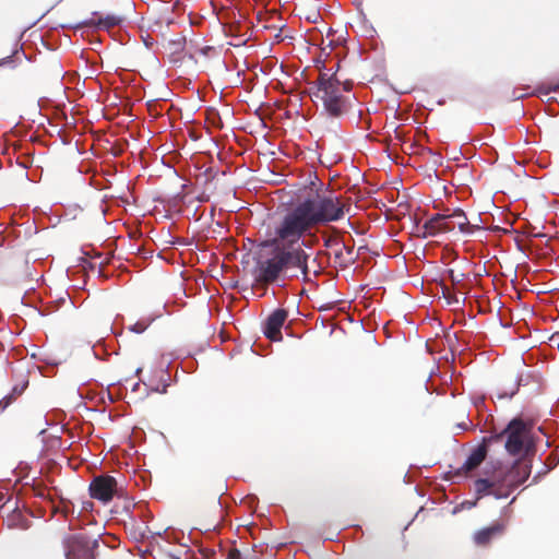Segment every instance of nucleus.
<instances>
[{"label": "nucleus", "mask_w": 559, "mask_h": 559, "mask_svg": "<svg viewBox=\"0 0 559 559\" xmlns=\"http://www.w3.org/2000/svg\"><path fill=\"white\" fill-rule=\"evenodd\" d=\"M350 210V203L341 195L317 194L307 197L286 210L275 222V240L297 245L312 229L329 227L340 222Z\"/></svg>", "instance_id": "1"}, {"label": "nucleus", "mask_w": 559, "mask_h": 559, "mask_svg": "<svg viewBox=\"0 0 559 559\" xmlns=\"http://www.w3.org/2000/svg\"><path fill=\"white\" fill-rule=\"evenodd\" d=\"M273 237L267 240L265 246L278 247L273 254L264 260L257 261V280L266 283H276L281 275L289 270H298L304 278L310 273V254L301 248H294L295 245L282 243L275 240V225L273 226Z\"/></svg>", "instance_id": "2"}, {"label": "nucleus", "mask_w": 559, "mask_h": 559, "mask_svg": "<svg viewBox=\"0 0 559 559\" xmlns=\"http://www.w3.org/2000/svg\"><path fill=\"white\" fill-rule=\"evenodd\" d=\"M342 83L336 74H320L311 95L322 102L324 112L331 118H340L350 107L352 100L342 93Z\"/></svg>", "instance_id": "3"}, {"label": "nucleus", "mask_w": 559, "mask_h": 559, "mask_svg": "<svg viewBox=\"0 0 559 559\" xmlns=\"http://www.w3.org/2000/svg\"><path fill=\"white\" fill-rule=\"evenodd\" d=\"M504 449L510 455L526 454L533 450L531 425L521 417L512 418L503 428Z\"/></svg>", "instance_id": "4"}, {"label": "nucleus", "mask_w": 559, "mask_h": 559, "mask_svg": "<svg viewBox=\"0 0 559 559\" xmlns=\"http://www.w3.org/2000/svg\"><path fill=\"white\" fill-rule=\"evenodd\" d=\"M66 559H96L99 542L84 534L66 537L62 542Z\"/></svg>", "instance_id": "5"}, {"label": "nucleus", "mask_w": 559, "mask_h": 559, "mask_svg": "<svg viewBox=\"0 0 559 559\" xmlns=\"http://www.w3.org/2000/svg\"><path fill=\"white\" fill-rule=\"evenodd\" d=\"M88 490L92 498L104 503L111 501L114 496L120 491L116 478L104 474L97 475L92 479Z\"/></svg>", "instance_id": "6"}, {"label": "nucleus", "mask_w": 559, "mask_h": 559, "mask_svg": "<svg viewBox=\"0 0 559 559\" xmlns=\"http://www.w3.org/2000/svg\"><path fill=\"white\" fill-rule=\"evenodd\" d=\"M531 472L532 464L530 463L523 465L513 464L507 472L497 475V483L500 487H506L513 491L530 477Z\"/></svg>", "instance_id": "7"}, {"label": "nucleus", "mask_w": 559, "mask_h": 559, "mask_svg": "<svg viewBox=\"0 0 559 559\" xmlns=\"http://www.w3.org/2000/svg\"><path fill=\"white\" fill-rule=\"evenodd\" d=\"M288 317V310L277 308L273 310L263 322V334L272 342H281L283 340L282 328Z\"/></svg>", "instance_id": "8"}, {"label": "nucleus", "mask_w": 559, "mask_h": 559, "mask_svg": "<svg viewBox=\"0 0 559 559\" xmlns=\"http://www.w3.org/2000/svg\"><path fill=\"white\" fill-rule=\"evenodd\" d=\"M123 19L121 16L115 15V14H107L105 17H99L96 22L93 20H84L76 24H59L57 26L60 28H72V29H80L84 26H94L96 28H103V29H110L116 26H119L122 23ZM56 29V27H53Z\"/></svg>", "instance_id": "9"}, {"label": "nucleus", "mask_w": 559, "mask_h": 559, "mask_svg": "<svg viewBox=\"0 0 559 559\" xmlns=\"http://www.w3.org/2000/svg\"><path fill=\"white\" fill-rule=\"evenodd\" d=\"M448 218H463L464 219L463 222L457 223V228H459L460 233H462L464 235L471 236L476 230L480 229L479 225L471 224L468 222L465 212L460 207L454 209L450 215L437 213L430 217V219L433 221L437 225H439L441 221H444Z\"/></svg>", "instance_id": "10"}, {"label": "nucleus", "mask_w": 559, "mask_h": 559, "mask_svg": "<svg viewBox=\"0 0 559 559\" xmlns=\"http://www.w3.org/2000/svg\"><path fill=\"white\" fill-rule=\"evenodd\" d=\"M534 379H535V374L532 371H522L516 376L512 386H510L508 389H501L497 392V397L499 400L512 399L515 395V393L518 392V390L520 389V386L528 385L531 383V381H533Z\"/></svg>", "instance_id": "11"}, {"label": "nucleus", "mask_w": 559, "mask_h": 559, "mask_svg": "<svg viewBox=\"0 0 559 559\" xmlns=\"http://www.w3.org/2000/svg\"><path fill=\"white\" fill-rule=\"evenodd\" d=\"M531 87L528 85H524L522 87H515L512 90L510 99L511 100H519L527 97L528 95H548L550 93H555L559 91V82L554 85H539L537 88L533 92H530Z\"/></svg>", "instance_id": "12"}, {"label": "nucleus", "mask_w": 559, "mask_h": 559, "mask_svg": "<svg viewBox=\"0 0 559 559\" xmlns=\"http://www.w3.org/2000/svg\"><path fill=\"white\" fill-rule=\"evenodd\" d=\"M8 528L14 530H28L31 527V521L24 515L19 508V501L15 499L14 506L5 519Z\"/></svg>", "instance_id": "13"}, {"label": "nucleus", "mask_w": 559, "mask_h": 559, "mask_svg": "<svg viewBox=\"0 0 559 559\" xmlns=\"http://www.w3.org/2000/svg\"><path fill=\"white\" fill-rule=\"evenodd\" d=\"M487 454L488 451L486 445L479 443L471 451L461 468L465 469L466 472L476 469L484 462Z\"/></svg>", "instance_id": "14"}, {"label": "nucleus", "mask_w": 559, "mask_h": 559, "mask_svg": "<svg viewBox=\"0 0 559 559\" xmlns=\"http://www.w3.org/2000/svg\"><path fill=\"white\" fill-rule=\"evenodd\" d=\"M503 528L504 526L502 523H493L487 527H484L474 534V543L477 546H485L490 543L495 536L499 535Z\"/></svg>", "instance_id": "15"}, {"label": "nucleus", "mask_w": 559, "mask_h": 559, "mask_svg": "<svg viewBox=\"0 0 559 559\" xmlns=\"http://www.w3.org/2000/svg\"><path fill=\"white\" fill-rule=\"evenodd\" d=\"M495 486H499L497 483V475L493 478H477L475 480L477 499L491 495Z\"/></svg>", "instance_id": "16"}, {"label": "nucleus", "mask_w": 559, "mask_h": 559, "mask_svg": "<svg viewBox=\"0 0 559 559\" xmlns=\"http://www.w3.org/2000/svg\"><path fill=\"white\" fill-rule=\"evenodd\" d=\"M320 234L325 249H331L342 242L338 238V229L334 226L326 227L324 230L320 231Z\"/></svg>", "instance_id": "17"}, {"label": "nucleus", "mask_w": 559, "mask_h": 559, "mask_svg": "<svg viewBox=\"0 0 559 559\" xmlns=\"http://www.w3.org/2000/svg\"><path fill=\"white\" fill-rule=\"evenodd\" d=\"M67 298L70 299L68 292L64 293V296H60L57 299H55L51 302H47L45 306H43L40 309H38V313L41 317H45L51 312L57 311L60 307L64 305L67 301Z\"/></svg>", "instance_id": "18"}, {"label": "nucleus", "mask_w": 559, "mask_h": 559, "mask_svg": "<svg viewBox=\"0 0 559 559\" xmlns=\"http://www.w3.org/2000/svg\"><path fill=\"white\" fill-rule=\"evenodd\" d=\"M420 230H421V234H420L421 238L435 237L440 234V228L430 218H428L423 224V226L420 227Z\"/></svg>", "instance_id": "19"}, {"label": "nucleus", "mask_w": 559, "mask_h": 559, "mask_svg": "<svg viewBox=\"0 0 559 559\" xmlns=\"http://www.w3.org/2000/svg\"><path fill=\"white\" fill-rule=\"evenodd\" d=\"M504 438H506V432H503V429H502L500 432H493L487 437H484L480 444H485L487 448V451H488L490 444L501 442Z\"/></svg>", "instance_id": "20"}, {"label": "nucleus", "mask_w": 559, "mask_h": 559, "mask_svg": "<svg viewBox=\"0 0 559 559\" xmlns=\"http://www.w3.org/2000/svg\"><path fill=\"white\" fill-rule=\"evenodd\" d=\"M559 463V455L556 456L554 463H551L550 465L548 464H545L544 465V468L540 469L539 472H537L534 477H533V480L532 483L533 484H537L540 481V479L547 474L549 473L557 464Z\"/></svg>", "instance_id": "21"}, {"label": "nucleus", "mask_w": 559, "mask_h": 559, "mask_svg": "<svg viewBox=\"0 0 559 559\" xmlns=\"http://www.w3.org/2000/svg\"><path fill=\"white\" fill-rule=\"evenodd\" d=\"M16 163L21 168L27 169L33 163V155L29 152L23 153L17 156Z\"/></svg>", "instance_id": "22"}, {"label": "nucleus", "mask_w": 559, "mask_h": 559, "mask_svg": "<svg viewBox=\"0 0 559 559\" xmlns=\"http://www.w3.org/2000/svg\"><path fill=\"white\" fill-rule=\"evenodd\" d=\"M464 273H455V271L452 269L445 270V278L454 285L461 284V282L464 280Z\"/></svg>", "instance_id": "23"}, {"label": "nucleus", "mask_w": 559, "mask_h": 559, "mask_svg": "<svg viewBox=\"0 0 559 559\" xmlns=\"http://www.w3.org/2000/svg\"><path fill=\"white\" fill-rule=\"evenodd\" d=\"M511 492L512 491L510 489H507L506 487L495 486L491 495L499 500L508 498Z\"/></svg>", "instance_id": "24"}, {"label": "nucleus", "mask_w": 559, "mask_h": 559, "mask_svg": "<svg viewBox=\"0 0 559 559\" xmlns=\"http://www.w3.org/2000/svg\"><path fill=\"white\" fill-rule=\"evenodd\" d=\"M316 241H318V238L316 236H313L310 239H306V236H305V237H302L301 240H299V242L297 245L294 246V248H301L306 251V249H311L313 247V245L316 243Z\"/></svg>", "instance_id": "25"}, {"label": "nucleus", "mask_w": 559, "mask_h": 559, "mask_svg": "<svg viewBox=\"0 0 559 559\" xmlns=\"http://www.w3.org/2000/svg\"><path fill=\"white\" fill-rule=\"evenodd\" d=\"M39 360L47 364V369L43 368V367H38V370H39L40 374H43L44 377L51 376L53 373L55 368L58 366V364L57 362H49V361H47L44 358H40Z\"/></svg>", "instance_id": "26"}, {"label": "nucleus", "mask_w": 559, "mask_h": 559, "mask_svg": "<svg viewBox=\"0 0 559 559\" xmlns=\"http://www.w3.org/2000/svg\"><path fill=\"white\" fill-rule=\"evenodd\" d=\"M93 352L94 356L97 359H106V357L108 356L106 348L103 346L100 342H98L97 345L93 346Z\"/></svg>", "instance_id": "27"}, {"label": "nucleus", "mask_w": 559, "mask_h": 559, "mask_svg": "<svg viewBox=\"0 0 559 559\" xmlns=\"http://www.w3.org/2000/svg\"><path fill=\"white\" fill-rule=\"evenodd\" d=\"M477 498L475 500H464L459 507H455L453 513L455 514L460 509L471 510L477 504Z\"/></svg>", "instance_id": "28"}, {"label": "nucleus", "mask_w": 559, "mask_h": 559, "mask_svg": "<svg viewBox=\"0 0 559 559\" xmlns=\"http://www.w3.org/2000/svg\"><path fill=\"white\" fill-rule=\"evenodd\" d=\"M148 326V323L136 322L129 326V331L135 334L143 333Z\"/></svg>", "instance_id": "29"}, {"label": "nucleus", "mask_w": 559, "mask_h": 559, "mask_svg": "<svg viewBox=\"0 0 559 559\" xmlns=\"http://www.w3.org/2000/svg\"><path fill=\"white\" fill-rule=\"evenodd\" d=\"M169 45L174 47V50L176 52L180 51V50H183L185 45H186V38L185 37H180V38L171 39L169 41Z\"/></svg>", "instance_id": "30"}, {"label": "nucleus", "mask_w": 559, "mask_h": 559, "mask_svg": "<svg viewBox=\"0 0 559 559\" xmlns=\"http://www.w3.org/2000/svg\"><path fill=\"white\" fill-rule=\"evenodd\" d=\"M14 401V395L7 394L0 400V412H4L9 405Z\"/></svg>", "instance_id": "31"}, {"label": "nucleus", "mask_w": 559, "mask_h": 559, "mask_svg": "<svg viewBox=\"0 0 559 559\" xmlns=\"http://www.w3.org/2000/svg\"><path fill=\"white\" fill-rule=\"evenodd\" d=\"M27 385H28L27 380L24 381L22 385H14L12 388L11 393H9V395H14V399H15L16 396L21 395L24 392V390L26 389Z\"/></svg>", "instance_id": "32"}, {"label": "nucleus", "mask_w": 559, "mask_h": 559, "mask_svg": "<svg viewBox=\"0 0 559 559\" xmlns=\"http://www.w3.org/2000/svg\"><path fill=\"white\" fill-rule=\"evenodd\" d=\"M14 499L9 493H0V509L7 507L9 503L14 504Z\"/></svg>", "instance_id": "33"}, {"label": "nucleus", "mask_w": 559, "mask_h": 559, "mask_svg": "<svg viewBox=\"0 0 559 559\" xmlns=\"http://www.w3.org/2000/svg\"><path fill=\"white\" fill-rule=\"evenodd\" d=\"M241 552L239 549L237 548H231V549H228L226 550V555H225V558L223 559H241Z\"/></svg>", "instance_id": "34"}, {"label": "nucleus", "mask_w": 559, "mask_h": 559, "mask_svg": "<svg viewBox=\"0 0 559 559\" xmlns=\"http://www.w3.org/2000/svg\"><path fill=\"white\" fill-rule=\"evenodd\" d=\"M438 227L440 228V233L451 231L454 228L453 224L448 222V219L441 221Z\"/></svg>", "instance_id": "35"}, {"label": "nucleus", "mask_w": 559, "mask_h": 559, "mask_svg": "<svg viewBox=\"0 0 559 559\" xmlns=\"http://www.w3.org/2000/svg\"><path fill=\"white\" fill-rule=\"evenodd\" d=\"M2 66H11L12 68H14V53L0 59V67Z\"/></svg>", "instance_id": "36"}, {"label": "nucleus", "mask_w": 559, "mask_h": 559, "mask_svg": "<svg viewBox=\"0 0 559 559\" xmlns=\"http://www.w3.org/2000/svg\"><path fill=\"white\" fill-rule=\"evenodd\" d=\"M197 367V361L193 359H190L186 365H182V369L187 372H193Z\"/></svg>", "instance_id": "37"}, {"label": "nucleus", "mask_w": 559, "mask_h": 559, "mask_svg": "<svg viewBox=\"0 0 559 559\" xmlns=\"http://www.w3.org/2000/svg\"><path fill=\"white\" fill-rule=\"evenodd\" d=\"M168 385H169L168 382L166 380H164L163 385H157V386L153 388L152 391L160 393V394H165L167 392Z\"/></svg>", "instance_id": "38"}, {"label": "nucleus", "mask_w": 559, "mask_h": 559, "mask_svg": "<svg viewBox=\"0 0 559 559\" xmlns=\"http://www.w3.org/2000/svg\"><path fill=\"white\" fill-rule=\"evenodd\" d=\"M56 133L63 144H69L71 142V139L62 133V129H57Z\"/></svg>", "instance_id": "39"}, {"label": "nucleus", "mask_w": 559, "mask_h": 559, "mask_svg": "<svg viewBox=\"0 0 559 559\" xmlns=\"http://www.w3.org/2000/svg\"><path fill=\"white\" fill-rule=\"evenodd\" d=\"M342 249L346 251V253L352 254L354 251V243H348L345 241H342Z\"/></svg>", "instance_id": "40"}, {"label": "nucleus", "mask_w": 559, "mask_h": 559, "mask_svg": "<svg viewBox=\"0 0 559 559\" xmlns=\"http://www.w3.org/2000/svg\"><path fill=\"white\" fill-rule=\"evenodd\" d=\"M468 425H472V421H468V423H465V421L460 423V424H457V425H456V427H457L459 429H461V430H466V429H467V427H468Z\"/></svg>", "instance_id": "41"}, {"label": "nucleus", "mask_w": 559, "mask_h": 559, "mask_svg": "<svg viewBox=\"0 0 559 559\" xmlns=\"http://www.w3.org/2000/svg\"><path fill=\"white\" fill-rule=\"evenodd\" d=\"M334 258H335L337 261H342V259H343V249L336 250V251L334 252Z\"/></svg>", "instance_id": "42"}, {"label": "nucleus", "mask_w": 559, "mask_h": 559, "mask_svg": "<svg viewBox=\"0 0 559 559\" xmlns=\"http://www.w3.org/2000/svg\"><path fill=\"white\" fill-rule=\"evenodd\" d=\"M349 91H350V84H349V83H347V82H345V83L343 84L342 93H343V92H349Z\"/></svg>", "instance_id": "43"}, {"label": "nucleus", "mask_w": 559, "mask_h": 559, "mask_svg": "<svg viewBox=\"0 0 559 559\" xmlns=\"http://www.w3.org/2000/svg\"><path fill=\"white\" fill-rule=\"evenodd\" d=\"M394 132H395V138L402 140V131L400 130L399 127L395 129Z\"/></svg>", "instance_id": "44"}, {"label": "nucleus", "mask_w": 559, "mask_h": 559, "mask_svg": "<svg viewBox=\"0 0 559 559\" xmlns=\"http://www.w3.org/2000/svg\"><path fill=\"white\" fill-rule=\"evenodd\" d=\"M27 512H28V514H29L31 516H33V518H40V516H43V514H41V513H35V512H33V511H31V510H27Z\"/></svg>", "instance_id": "45"}, {"label": "nucleus", "mask_w": 559, "mask_h": 559, "mask_svg": "<svg viewBox=\"0 0 559 559\" xmlns=\"http://www.w3.org/2000/svg\"><path fill=\"white\" fill-rule=\"evenodd\" d=\"M152 44H153L152 39H150L148 37H147V38H144V45H145L146 47H151V46H152Z\"/></svg>", "instance_id": "46"}, {"label": "nucleus", "mask_w": 559, "mask_h": 559, "mask_svg": "<svg viewBox=\"0 0 559 559\" xmlns=\"http://www.w3.org/2000/svg\"><path fill=\"white\" fill-rule=\"evenodd\" d=\"M474 404L477 408H479V406L484 404V400L480 399V400L476 401Z\"/></svg>", "instance_id": "47"}, {"label": "nucleus", "mask_w": 559, "mask_h": 559, "mask_svg": "<svg viewBox=\"0 0 559 559\" xmlns=\"http://www.w3.org/2000/svg\"><path fill=\"white\" fill-rule=\"evenodd\" d=\"M449 304H459L457 297H453L452 299H450Z\"/></svg>", "instance_id": "48"}, {"label": "nucleus", "mask_w": 559, "mask_h": 559, "mask_svg": "<svg viewBox=\"0 0 559 559\" xmlns=\"http://www.w3.org/2000/svg\"><path fill=\"white\" fill-rule=\"evenodd\" d=\"M108 399L110 402H115V399H114L112 394L110 393V391H108Z\"/></svg>", "instance_id": "49"}, {"label": "nucleus", "mask_w": 559, "mask_h": 559, "mask_svg": "<svg viewBox=\"0 0 559 559\" xmlns=\"http://www.w3.org/2000/svg\"><path fill=\"white\" fill-rule=\"evenodd\" d=\"M139 386H140V383H134V385L132 386V391L133 392L136 391L139 389Z\"/></svg>", "instance_id": "50"}, {"label": "nucleus", "mask_w": 559, "mask_h": 559, "mask_svg": "<svg viewBox=\"0 0 559 559\" xmlns=\"http://www.w3.org/2000/svg\"><path fill=\"white\" fill-rule=\"evenodd\" d=\"M141 372H142V368L141 367L136 368L135 376H139Z\"/></svg>", "instance_id": "51"}, {"label": "nucleus", "mask_w": 559, "mask_h": 559, "mask_svg": "<svg viewBox=\"0 0 559 559\" xmlns=\"http://www.w3.org/2000/svg\"><path fill=\"white\" fill-rule=\"evenodd\" d=\"M169 366H170V362H168L165 367V372L168 373V369H169Z\"/></svg>", "instance_id": "52"}, {"label": "nucleus", "mask_w": 559, "mask_h": 559, "mask_svg": "<svg viewBox=\"0 0 559 559\" xmlns=\"http://www.w3.org/2000/svg\"><path fill=\"white\" fill-rule=\"evenodd\" d=\"M70 304L73 308H76L72 299H70Z\"/></svg>", "instance_id": "53"}, {"label": "nucleus", "mask_w": 559, "mask_h": 559, "mask_svg": "<svg viewBox=\"0 0 559 559\" xmlns=\"http://www.w3.org/2000/svg\"><path fill=\"white\" fill-rule=\"evenodd\" d=\"M170 557H171V559H180V557L174 556V555H171Z\"/></svg>", "instance_id": "54"}, {"label": "nucleus", "mask_w": 559, "mask_h": 559, "mask_svg": "<svg viewBox=\"0 0 559 559\" xmlns=\"http://www.w3.org/2000/svg\"><path fill=\"white\" fill-rule=\"evenodd\" d=\"M332 45H333V41H332V40H330V41H329V44H328V46H329V47H332Z\"/></svg>", "instance_id": "55"}, {"label": "nucleus", "mask_w": 559, "mask_h": 559, "mask_svg": "<svg viewBox=\"0 0 559 559\" xmlns=\"http://www.w3.org/2000/svg\"><path fill=\"white\" fill-rule=\"evenodd\" d=\"M221 551H224L223 556L225 557L226 551L224 550V548L221 547Z\"/></svg>", "instance_id": "56"}]
</instances>
